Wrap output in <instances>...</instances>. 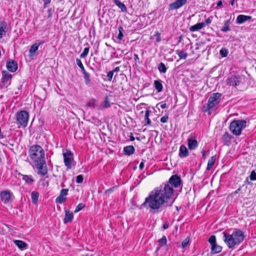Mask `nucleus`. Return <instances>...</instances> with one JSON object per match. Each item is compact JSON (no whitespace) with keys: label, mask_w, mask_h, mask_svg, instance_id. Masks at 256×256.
<instances>
[{"label":"nucleus","mask_w":256,"mask_h":256,"mask_svg":"<svg viewBox=\"0 0 256 256\" xmlns=\"http://www.w3.org/2000/svg\"><path fill=\"white\" fill-rule=\"evenodd\" d=\"M63 157L64 165L68 170L70 169L72 167V162L74 160L73 154L70 150H66L63 153Z\"/></svg>","instance_id":"nucleus-8"},{"label":"nucleus","mask_w":256,"mask_h":256,"mask_svg":"<svg viewBox=\"0 0 256 256\" xmlns=\"http://www.w3.org/2000/svg\"><path fill=\"white\" fill-rule=\"evenodd\" d=\"M118 34L117 36V38L119 41H120L122 40V39L124 38V34H123L124 28L122 26H120L118 28Z\"/></svg>","instance_id":"nucleus-36"},{"label":"nucleus","mask_w":256,"mask_h":256,"mask_svg":"<svg viewBox=\"0 0 256 256\" xmlns=\"http://www.w3.org/2000/svg\"><path fill=\"white\" fill-rule=\"evenodd\" d=\"M230 22V20H228L225 22L224 25L225 26L229 25Z\"/></svg>","instance_id":"nucleus-64"},{"label":"nucleus","mask_w":256,"mask_h":256,"mask_svg":"<svg viewBox=\"0 0 256 256\" xmlns=\"http://www.w3.org/2000/svg\"><path fill=\"white\" fill-rule=\"evenodd\" d=\"M232 138V136L226 132L223 135L222 140L224 145L229 146L231 144Z\"/></svg>","instance_id":"nucleus-16"},{"label":"nucleus","mask_w":256,"mask_h":256,"mask_svg":"<svg viewBox=\"0 0 256 256\" xmlns=\"http://www.w3.org/2000/svg\"><path fill=\"white\" fill-rule=\"evenodd\" d=\"M212 18V16H210L206 20V21L204 22H202V23L204 24V26H205L206 25L210 24L211 23Z\"/></svg>","instance_id":"nucleus-49"},{"label":"nucleus","mask_w":256,"mask_h":256,"mask_svg":"<svg viewBox=\"0 0 256 256\" xmlns=\"http://www.w3.org/2000/svg\"><path fill=\"white\" fill-rule=\"evenodd\" d=\"M216 160V156H214L210 158L208 160L207 166H206V170H210L215 162Z\"/></svg>","instance_id":"nucleus-25"},{"label":"nucleus","mask_w":256,"mask_h":256,"mask_svg":"<svg viewBox=\"0 0 256 256\" xmlns=\"http://www.w3.org/2000/svg\"><path fill=\"white\" fill-rule=\"evenodd\" d=\"M168 226H169V223L167 221L164 222L162 226V228H163L164 230L167 229L168 228Z\"/></svg>","instance_id":"nucleus-54"},{"label":"nucleus","mask_w":256,"mask_h":256,"mask_svg":"<svg viewBox=\"0 0 256 256\" xmlns=\"http://www.w3.org/2000/svg\"><path fill=\"white\" fill-rule=\"evenodd\" d=\"M224 242L229 248H233L235 246L239 245L244 241L245 236L242 231L236 229L232 234L224 232H223Z\"/></svg>","instance_id":"nucleus-2"},{"label":"nucleus","mask_w":256,"mask_h":256,"mask_svg":"<svg viewBox=\"0 0 256 256\" xmlns=\"http://www.w3.org/2000/svg\"><path fill=\"white\" fill-rule=\"evenodd\" d=\"M110 104L108 101V96H106L104 100V104L103 106L104 108H110Z\"/></svg>","instance_id":"nucleus-41"},{"label":"nucleus","mask_w":256,"mask_h":256,"mask_svg":"<svg viewBox=\"0 0 256 256\" xmlns=\"http://www.w3.org/2000/svg\"><path fill=\"white\" fill-rule=\"evenodd\" d=\"M178 54L180 58L184 59H186L188 56V54L184 51H180L178 52Z\"/></svg>","instance_id":"nucleus-43"},{"label":"nucleus","mask_w":256,"mask_h":256,"mask_svg":"<svg viewBox=\"0 0 256 256\" xmlns=\"http://www.w3.org/2000/svg\"><path fill=\"white\" fill-rule=\"evenodd\" d=\"M48 18H50L52 17V10L51 8L48 9Z\"/></svg>","instance_id":"nucleus-55"},{"label":"nucleus","mask_w":256,"mask_h":256,"mask_svg":"<svg viewBox=\"0 0 256 256\" xmlns=\"http://www.w3.org/2000/svg\"><path fill=\"white\" fill-rule=\"evenodd\" d=\"M14 244L20 250L26 248L27 244L24 241L20 240H14Z\"/></svg>","instance_id":"nucleus-23"},{"label":"nucleus","mask_w":256,"mask_h":256,"mask_svg":"<svg viewBox=\"0 0 256 256\" xmlns=\"http://www.w3.org/2000/svg\"><path fill=\"white\" fill-rule=\"evenodd\" d=\"M154 86L158 92H161L162 90L163 86L160 80H155L154 81Z\"/></svg>","instance_id":"nucleus-24"},{"label":"nucleus","mask_w":256,"mask_h":256,"mask_svg":"<svg viewBox=\"0 0 256 256\" xmlns=\"http://www.w3.org/2000/svg\"><path fill=\"white\" fill-rule=\"evenodd\" d=\"M222 94L219 92L213 93L208 98L207 106L204 111L216 110L221 100Z\"/></svg>","instance_id":"nucleus-5"},{"label":"nucleus","mask_w":256,"mask_h":256,"mask_svg":"<svg viewBox=\"0 0 256 256\" xmlns=\"http://www.w3.org/2000/svg\"><path fill=\"white\" fill-rule=\"evenodd\" d=\"M240 76L232 75L229 76L226 80V83L230 86H237L240 82Z\"/></svg>","instance_id":"nucleus-12"},{"label":"nucleus","mask_w":256,"mask_h":256,"mask_svg":"<svg viewBox=\"0 0 256 256\" xmlns=\"http://www.w3.org/2000/svg\"><path fill=\"white\" fill-rule=\"evenodd\" d=\"M134 148L132 146H126L124 148L123 152L126 156H130L134 154Z\"/></svg>","instance_id":"nucleus-20"},{"label":"nucleus","mask_w":256,"mask_h":256,"mask_svg":"<svg viewBox=\"0 0 256 256\" xmlns=\"http://www.w3.org/2000/svg\"><path fill=\"white\" fill-rule=\"evenodd\" d=\"M68 188L62 189L60 190V194L62 196L66 197V196L68 195Z\"/></svg>","instance_id":"nucleus-44"},{"label":"nucleus","mask_w":256,"mask_h":256,"mask_svg":"<svg viewBox=\"0 0 256 256\" xmlns=\"http://www.w3.org/2000/svg\"><path fill=\"white\" fill-rule=\"evenodd\" d=\"M84 204L82 203L79 204L76 207L74 212L76 213L80 212V210H82L84 208Z\"/></svg>","instance_id":"nucleus-42"},{"label":"nucleus","mask_w":256,"mask_h":256,"mask_svg":"<svg viewBox=\"0 0 256 256\" xmlns=\"http://www.w3.org/2000/svg\"><path fill=\"white\" fill-rule=\"evenodd\" d=\"M6 68L9 71L14 72L18 69L17 62L14 60H9L6 62Z\"/></svg>","instance_id":"nucleus-15"},{"label":"nucleus","mask_w":256,"mask_h":256,"mask_svg":"<svg viewBox=\"0 0 256 256\" xmlns=\"http://www.w3.org/2000/svg\"><path fill=\"white\" fill-rule=\"evenodd\" d=\"M187 2V0H176L174 2L169 4L168 10H177L184 6Z\"/></svg>","instance_id":"nucleus-11"},{"label":"nucleus","mask_w":256,"mask_h":256,"mask_svg":"<svg viewBox=\"0 0 256 256\" xmlns=\"http://www.w3.org/2000/svg\"><path fill=\"white\" fill-rule=\"evenodd\" d=\"M189 242H190V238H189V237H187L184 240H183L182 242V248H186L189 244Z\"/></svg>","instance_id":"nucleus-39"},{"label":"nucleus","mask_w":256,"mask_h":256,"mask_svg":"<svg viewBox=\"0 0 256 256\" xmlns=\"http://www.w3.org/2000/svg\"><path fill=\"white\" fill-rule=\"evenodd\" d=\"M250 180H256V172L254 170H252L251 172L250 175Z\"/></svg>","instance_id":"nucleus-46"},{"label":"nucleus","mask_w":256,"mask_h":256,"mask_svg":"<svg viewBox=\"0 0 256 256\" xmlns=\"http://www.w3.org/2000/svg\"><path fill=\"white\" fill-rule=\"evenodd\" d=\"M168 115H165L164 116L160 118V122L162 123H165L168 122Z\"/></svg>","instance_id":"nucleus-47"},{"label":"nucleus","mask_w":256,"mask_h":256,"mask_svg":"<svg viewBox=\"0 0 256 256\" xmlns=\"http://www.w3.org/2000/svg\"><path fill=\"white\" fill-rule=\"evenodd\" d=\"M12 193L9 190H4L0 193V198L4 204H8L10 200Z\"/></svg>","instance_id":"nucleus-13"},{"label":"nucleus","mask_w":256,"mask_h":256,"mask_svg":"<svg viewBox=\"0 0 256 256\" xmlns=\"http://www.w3.org/2000/svg\"><path fill=\"white\" fill-rule=\"evenodd\" d=\"M154 36L156 38V42H159L161 40L160 34L158 32H156Z\"/></svg>","instance_id":"nucleus-48"},{"label":"nucleus","mask_w":256,"mask_h":256,"mask_svg":"<svg viewBox=\"0 0 256 256\" xmlns=\"http://www.w3.org/2000/svg\"><path fill=\"white\" fill-rule=\"evenodd\" d=\"M74 218V215L72 212L66 210L65 211V216L64 220V222L66 224L71 222Z\"/></svg>","instance_id":"nucleus-19"},{"label":"nucleus","mask_w":256,"mask_h":256,"mask_svg":"<svg viewBox=\"0 0 256 256\" xmlns=\"http://www.w3.org/2000/svg\"><path fill=\"white\" fill-rule=\"evenodd\" d=\"M67 198L64 196H62L61 195H59L56 199V204H62L64 202H65Z\"/></svg>","instance_id":"nucleus-35"},{"label":"nucleus","mask_w":256,"mask_h":256,"mask_svg":"<svg viewBox=\"0 0 256 256\" xmlns=\"http://www.w3.org/2000/svg\"><path fill=\"white\" fill-rule=\"evenodd\" d=\"M83 180H84V178L82 175H78L76 177V181L78 184L82 183L83 182Z\"/></svg>","instance_id":"nucleus-45"},{"label":"nucleus","mask_w":256,"mask_h":256,"mask_svg":"<svg viewBox=\"0 0 256 256\" xmlns=\"http://www.w3.org/2000/svg\"><path fill=\"white\" fill-rule=\"evenodd\" d=\"M19 174L22 176V179L28 184H32L34 181L32 176L25 175L20 174Z\"/></svg>","instance_id":"nucleus-22"},{"label":"nucleus","mask_w":256,"mask_h":256,"mask_svg":"<svg viewBox=\"0 0 256 256\" xmlns=\"http://www.w3.org/2000/svg\"><path fill=\"white\" fill-rule=\"evenodd\" d=\"M29 156L35 164L45 160V152L42 147L38 144L32 146L29 149Z\"/></svg>","instance_id":"nucleus-3"},{"label":"nucleus","mask_w":256,"mask_h":256,"mask_svg":"<svg viewBox=\"0 0 256 256\" xmlns=\"http://www.w3.org/2000/svg\"><path fill=\"white\" fill-rule=\"evenodd\" d=\"M150 112L151 111L150 110H148L146 111L144 120L146 121V124H145V125H150L151 124V120L149 118L150 114Z\"/></svg>","instance_id":"nucleus-32"},{"label":"nucleus","mask_w":256,"mask_h":256,"mask_svg":"<svg viewBox=\"0 0 256 256\" xmlns=\"http://www.w3.org/2000/svg\"><path fill=\"white\" fill-rule=\"evenodd\" d=\"M158 242L159 244V246L157 248L156 252H157L158 250H159L161 246L166 244L167 240L166 236H164L158 240Z\"/></svg>","instance_id":"nucleus-29"},{"label":"nucleus","mask_w":256,"mask_h":256,"mask_svg":"<svg viewBox=\"0 0 256 256\" xmlns=\"http://www.w3.org/2000/svg\"><path fill=\"white\" fill-rule=\"evenodd\" d=\"M86 45L88 46L84 48L83 52L80 54V57L81 58H84L86 57L88 54L90 46H88V44H86Z\"/></svg>","instance_id":"nucleus-37"},{"label":"nucleus","mask_w":256,"mask_h":256,"mask_svg":"<svg viewBox=\"0 0 256 256\" xmlns=\"http://www.w3.org/2000/svg\"><path fill=\"white\" fill-rule=\"evenodd\" d=\"M2 74V86L4 87H7L10 84L12 75L5 70H3Z\"/></svg>","instance_id":"nucleus-10"},{"label":"nucleus","mask_w":256,"mask_h":256,"mask_svg":"<svg viewBox=\"0 0 256 256\" xmlns=\"http://www.w3.org/2000/svg\"><path fill=\"white\" fill-rule=\"evenodd\" d=\"M230 30L229 25L225 26L221 29V30L223 32H226Z\"/></svg>","instance_id":"nucleus-51"},{"label":"nucleus","mask_w":256,"mask_h":256,"mask_svg":"<svg viewBox=\"0 0 256 256\" xmlns=\"http://www.w3.org/2000/svg\"><path fill=\"white\" fill-rule=\"evenodd\" d=\"M220 54L222 57H226L228 54V50L226 48H222L220 50Z\"/></svg>","instance_id":"nucleus-38"},{"label":"nucleus","mask_w":256,"mask_h":256,"mask_svg":"<svg viewBox=\"0 0 256 256\" xmlns=\"http://www.w3.org/2000/svg\"><path fill=\"white\" fill-rule=\"evenodd\" d=\"M38 172V174L40 176H44L48 173V168L46 160L34 164Z\"/></svg>","instance_id":"nucleus-9"},{"label":"nucleus","mask_w":256,"mask_h":256,"mask_svg":"<svg viewBox=\"0 0 256 256\" xmlns=\"http://www.w3.org/2000/svg\"><path fill=\"white\" fill-rule=\"evenodd\" d=\"M166 103H164V104H162L160 105V108H166Z\"/></svg>","instance_id":"nucleus-61"},{"label":"nucleus","mask_w":256,"mask_h":256,"mask_svg":"<svg viewBox=\"0 0 256 256\" xmlns=\"http://www.w3.org/2000/svg\"><path fill=\"white\" fill-rule=\"evenodd\" d=\"M114 72H112L111 70L109 72H108V74H107V77H108V80L109 81H111L112 78V77H113V75H114Z\"/></svg>","instance_id":"nucleus-50"},{"label":"nucleus","mask_w":256,"mask_h":256,"mask_svg":"<svg viewBox=\"0 0 256 256\" xmlns=\"http://www.w3.org/2000/svg\"><path fill=\"white\" fill-rule=\"evenodd\" d=\"M144 168V162H142L139 166V168L140 170H142Z\"/></svg>","instance_id":"nucleus-57"},{"label":"nucleus","mask_w":256,"mask_h":256,"mask_svg":"<svg viewBox=\"0 0 256 256\" xmlns=\"http://www.w3.org/2000/svg\"><path fill=\"white\" fill-rule=\"evenodd\" d=\"M82 73L84 74L85 84L86 85L89 84L90 82V76L88 72H86V70L84 71Z\"/></svg>","instance_id":"nucleus-33"},{"label":"nucleus","mask_w":256,"mask_h":256,"mask_svg":"<svg viewBox=\"0 0 256 256\" xmlns=\"http://www.w3.org/2000/svg\"><path fill=\"white\" fill-rule=\"evenodd\" d=\"M6 23L4 22H0V38H2V36L6 33Z\"/></svg>","instance_id":"nucleus-31"},{"label":"nucleus","mask_w":256,"mask_h":256,"mask_svg":"<svg viewBox=\"0 0 256 256\" xmlns=\"http://www.w3.org/2000/svg\"><path fill=\"white\" fill-rule=\"evenodd\" d=\"M246 122L245 120H234L230 125V130L236 136H240L242 134V130L246 126Z\"/></svg>","instance_id":"nucleus-4"},{"label":"nucleus","mask_w":256,"mask_h":256,"mask_svg":"<svg viewBox=\"0 0 256 256\" xmlns=\"http://www.w3.org/2000/svg\"><path fill=\"white\" fill-rule=\"evenodd\" d=\"M86 106L92 108H96L98 106L97 100L95 98H91L86 104Z\"/></svg>","instance_id":"nucleus-28"},{"label":"nucleus","mask_w":256,"mask_h":256,"mask_svg":"<svg viewBox=\"0 0 256 256\" xmlns=\"http://www.w3.org/2000/svg\"><path fill=\"white\" fill-rule=\"evenodd\" d=\"M134 58L135 61L139 60L138 56L137 54H134Z\"/></svg>","instance_id":"nucleus-58"},{"label":"nucleus","mask_w":256,"mask_h":256,"mask_svg":"<svg viewBox=\"0 0 256 256\" xmlns=\"http://www.w3.org/2000/svg\"><path fill=\"white\" fill-rule=\"evenodd\" d=\"M135 140V138L134 136H132V133H130V141H134V140Z\"/></svg>","instance_id":"nucleus-60"},{"label":"nucleus","mask_w":256,"mask_h":256,"mask_svg":"<svg viewBox=\"0 0 256 256\" xmlns=\"http://www.w3.org/2000/svg\"><path fill=\"white\" fill-rule=\"evenodd\" d=\"M222 4V0H219L217 2V6H221Z\"/></svg>","instance_id":"nucleus-59"},{"label":"nucleus","mask_w":256,"mask_h":256,"mask_svg":"<svg viewBox=\"0 0 256 256\" xmlns=\"http://www.w3.org/2000/svg\"><path fill=\"white\" fill-rule=\"evenodd\" d=\"M45 42L44 40H38L36 42L32 44L29 50V52L30 54L34 53L38 48V46Z\"/></svg>","instance_id":"nucleus-17"},{"label":"nucleus","mask_w":256,"mask_h":256,"mask_svg":"<svg viewBox=\"0 0 256 256\" xmlns=\"http://www.w3.org/2000/svg\"><path fill=\"white\" fill-rule=\"evenodd\" d=\"M181 184L180 176L177 174L172 176L166 183L162 184L152 190L139 208H149L150 212H156L160 209L172 206L176 199L174 188H178Z\"/></svg>","instance_id":"nucleus-1"},{"label":"nucleus","mask_w":256,"mask_h":256,"mask_svg":"<svg viewBox=\"0 0 256 256\" xmlns=\"http://www.w3.org/2000/svg\"><path fill=\"white\" fill-rule=\"evenodd\" d=\"M114 3L121 9L122 12H126L127 11V8L126 6L122 2L118 0H114Z\"/></svg>","instance_id":"nucleus-30"},{"label":"nucleus","mask_w":256,"mask_h":256,"mask_svg":"<svg viewBox=\"0 0 256 256\" xmlns=\"http://www.w3.org/2000/svg\"><path fill=\"white\" fill-rule=\"evenodd\" d=\"M113 191L112 188L108 189L106 191V193L111 192Z\"/></svg>","instance_id":"nucleus-62"},{"label":"nucleus","mask_w":256,"mask_h":256,"mask_svg":"<svg viewBox=\"0 0 256 256\" xmlns=\"http://www.w3.org/2000/svg\"><path fill=\"white\" fill-rule=\"evenodd\" d=\"M39 193L36 191H33L31 193L32 202L34 204H36L38 202Z\"/></svg>","instance_id":"nucleus-27"},{"label":"nucleus","mask_w":256,"mask_h":256,"mask_svg":"<svg viewBox=\"0 0 256 256\" xmlns=\"http://www.w3.org/2000/svg\"><path fill=\"white\" fill-rule=\"evenodd\" d=\"M188 155V151L184 145H182L180 148L178 156L180 158L186 157Z\"/></svg>","instance_id":"nucleus-18"},{"label":"nucleus","mask_w":256,"mask_h":256,"mask_svg":"<svg viewBox=\"0 0 256 256\" xmlns=\"http://www.w3.org/2000/svg\"><path fill=\"white\" fill-rule=\"evenodd\" d=\"M120 70V67L119 66H117L116 68H115L114 69H113L112 71V72H119Z\"/></svg>","instance_id":"nucleus-56"},{"label":"nucleus","mask_w":256,"mask_h":256,"mask_svg":"<svg viewBox=\"0 0 256 256\" xmlns=\"http://www.w3.org/2000/svg\"><path fill=\"white\" fill-rule=\"evenodd\" d=\"M210 244L211 254H214L220 252L222 250V247L217 244L216 242V237L214 235L211 236L208 240Z\"/></svg>","instance_id":"nucleus-7"},{"label":"nucleus","mask_w":256,"mask_h":256,"mask_svg":"<svg viewBox=\"0 0 256 256\" xmlns=\"http://www.w3.org/2000/svg\"><path fill=\"white\" fill-rule=\"evenodd\" d=\"M29 118L28 113L26 110H20L16 114V122L20 126L25 128L28 125Z\"/></svg>","instance_id":"nucleus-6"},{"label":"nucleus","mask_w":256,"mask_h":256,"mask_svg":"<svg viewBox=\"0 0 256 256\" xmlns=\"http://www.w3.org/2000/svg\"><path fill=\"white\" fill-rule=\"evenodd\" d=\"M194 136H195L194 134ZM194 136H192L191 135V137L188 139V148L190 150H193L196 149L198 146V142L196 140L194 139Z\"/></svg>","instance_id":"nucleus-14"},{"label":"nucleus","mask_w":256,"mask_h":256,"mask_svg":"<svg viewBox=\"0 0 256 256\" xmlns=\"http://www.w3.org/2000/svg\"><path fill=\"white\" fill-rule=\"evenodd\" d=\"M208 152V151H206V150H202V158L204 160L206 159V154L207 152Z\"/></svg>","instance_id":"nucleus-53"},{"label":"nucleus","mask_w":256,"mask_h":256,"mask_svg":"<svg viewBox=\"0 0 256 256\" xmlns=\"http://www.w3.org/2000/svg\"><path fill=\"white\" fill-rule=\"evenodd\" d=\"M51 2V0H43L44 2V8H46L48 4Z\"/></svg>","instance_id":"nucleus-52"},{"label":"nucleus","mask_w":256,"mask_h":256,"mask_svg":"<svg viewBox=\"0 0 256 256\" xmlns=\"http://www.w3.org/2000/svg\"><path fill=\"white\" fill-rule=\"evenodd\" d=\"M158 68L159 71L162 73H166L168 69L163 62H160L158 65Z\"/></svg>","instance_id":"nucleus-34"},{"label":"nucleus","mask_w":256,"mask_h":256,"mask_svg":"<svg viewBox=\"0 0 256 256\" xmlns=\"http://www.w3.org/2000/svg\"><path fill=\"white\" fill-rule=\"evenodd\" d=\"M76 62L78 66L80 68L82 72L86 70L81 60L80 59L76 58Z\"/></svg>","instance_id":"nucleus-40"},{"label":"nucleus","mask_w":256,"mask_h":256,"mask_svg":"<svg viewBox=\"0 0 256 256\" xmlns=\"http://www.w3.org/2000/svg\"><path fill=\"white\" fill-rule=\"evenodd\" d=\"M241 188H238V189H237L234 192V194H236L237 193H238L240 190Z\"/></svg>","instance_id":"nucleus-63"},{"label":"nucleus","mask_w":256,"mask_h":256,"mask_svg":"<svg viewBox=\"0 0 256 256\" xmlns=\"http://www.w3.org/2000/svg\"><path fill=\"white\" fill-rule=\"evenodd\" d=\"M251 18V16L240 14L238 15L236 18V22L238 24H242L246 20H250Z\"/></svg>","instance_id":"nucleus-21"},{"label":"nucleus","mask_w":256,"mask_h":256,"mask_svg":"<svg viewBox=\"0 0 256 256\" xmlns=\"http://www.w3.org/2000/svg\"><path fill=\"white\" fill-rule=\"evenodd\" d=\"M204 26V24H202V22L198 23L194 26H191L190 28V32H195L202 29Z\"/></svg>","instance_id":"nucleus-26"}]
</instances>
